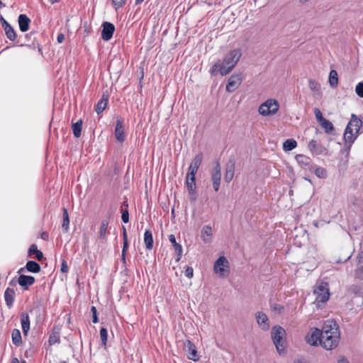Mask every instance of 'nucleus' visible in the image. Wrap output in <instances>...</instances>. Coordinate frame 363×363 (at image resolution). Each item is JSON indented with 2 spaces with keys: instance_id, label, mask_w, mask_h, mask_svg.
Returning <instances> with one entry per match:
<instances>
[{
  "instance_id": "obj_1",
  "label": "nucleus",
  "mask_w": 363,
  "mask_h": 363,
  "mask_svg": "<svg viewBox=\"0 0 363 363\" xmlns=\"http://www.w3.org/2000/svg\"><path fill=\"white\" fill-rule=\"evenodd\" d=\"M242 56L241 50L234 49L230 50L225 57L223 62L218 61L211 68V74H216L219 72L222 76L230 73L235 67Z\"/></svg>"
},
{
  "instance_id": "obj_2",
  "label": "nucleus",
  "mask_w": 363,
  "mask_h": 363,
  "mask_svg": "<svg viewBox=\"0 0 363 363\" xmlns=\"http://www.w3.org/2000/svg\"><path fill=\"white\" fill-rule=\"evenodd\" d=\"M340 340L339 328L335 322L328 321L322 330L320 345L327 350H333L338 345Z\"/></svg>"
},
{
  "instance_id": "obj_3",
  "label": "nucleus",
  "mask_w": 363,
  "mask_h": 363,
  "mask_svg": "<svg viewBox=\"0 0 363 363\" xmlns=\"http://www.w3.org/2000/svg\"><path fill=\"white\" fill-rule=\"evenodd\" d=\"M362 125V120L357 118L355 114L352 113L351 116V119L348 123L344 133L345 143V145H347L349 148L352 146V144L357 138Z\"/></svg>"
},
{
  "instance_id": "obj_4",
  "label": "nucleus",
  "mask_w": 363,
  "mask_h": 363,
  "mask_svg": "<svg viewBox=\"0 0 363 363\" xmlns=\"http://www.w3.org/2000/svg\"><path fill=\"white\" fill-rule=\"evenodd\" d=\"M285 335L286 331L282 327L279 325L273 327L272 330V339L279 354H284L285 353Z\"/></svg>"
},
{
  "instance_id": "obj_5",
  "label": "nucleus",
  "mask_w": 363,
  "mask_h": 363,
  "mask_svg": "<svg viewBox=\"0 0 363 363\" xmlns=\"http://www.w3.org/2000/svg\"><path fill=\"white\" fill-rule=\"evenodd\" d=\"M279 108L278 101L274 99H269L263 102L258 108V112L263 116L275 115Z\"/></svg>"
},
{
  "instance_id": "obj_6",
  "label": "nucleus",
  "mask_w": 363,
  "mask_h": 363,
  "mask_svg": "<svg viewBox=\"0 0 363 363\" xmlns=\"http://www.w3.org/2000/svg\"><path fill=\"white\" fill-rule=\"evenodd\" d=\"M215 273L220 277H226L229 274V262L224 256H220L214 263Z\"/></svg>"
},
{
  "instance_id": "obj_7",
  "label": "nucleus",
  "mask_w": 363,
  "mask_h": 363,
  "mask_svg": "<svg viewBox=\"0 0 363 363\" xmlns=\"http://www.w3.org/2000/svg\"><path fill=\"white\" fill-rule=\"evenodd\" d=\"M220 179H221V167H220L219 162H217L211 172V180H212V184H213V188L215 190V191H218L219 190Z\"/></svg>"
},
{
  "instance_id": "obj_8",
  "label": "nucleus",
  "mask_w": 363,
  "mask_h": 363,
  "mask_svg": "<svg viewBox=\"0 0 363 363\" xmlns=\"http://www.w3.org/2000/svg\"><path fill=\"white\" fill-rule=\"evenodd\" d=\"M322 338V330L318 328H313L306 336V341L308 344L315 346L318 342L320 344V340Z\"/></svg>"
},
{
  "instance_id": "obj_9",
  "label": "nucleus",
  "mask_w": 363,
  "mask_h": 363,
  "mask_svg": "<svg viewBox=\"0 0 363 363\" xmlns=\"http://www.w3.org/2000/svg\"><path fill=\"white\" fill-rule=\"evenodd\" d=\"M242 81L241 74H234L229 78L226 85V91L233 92L237 89Z\"/></svg>"
},
{
  "instance_id": "obj_10",
  "label": "nucleus",
  "mask_w": 363,
  "mask_h": 363,
  "mask_svg": "<svg viewBox=\"0 0 363 363\" xmlns=\"http://www.w3.org/2000/svg\"><path fill=\"white\" fill-rule=\"evenodd\" d=\"M184 348L187 352L188 359L196 362L199 359L195 345L190 340H186L184 343Z\"/></svg>"
},
{
  "instance_id": "obj_11",
  "label": "nucleus",
  "mask_w": 363,
  "mask_h": 363,
  "mask_svg": "<svg viewBox=\"0 0 363 363\" xmlns=\"http://www.w3.org/2000/svg\"><path fill=\"white\" fill-rule=\"evenodd\" d=\"M114 30L115 27L113 23L104 22L102 24V30L101 34V38L106 41L109 40L112 38Z\"/></svg>"
},
{
  "instance_id": "obj_12",
  "label": "nucleus",
  "mask_w": 363,
  "mask_h": 363,
  "mask_svg": "<svg viewBox=\"0 0 363 363\" xmlns=\"http://www.w3.org/2000/svg\"><path fill=\"white\" fill-rule=\"evenodd\" d=\"M203 160V155L201 153H199L196 155L194 159L192 160L189 167L187 174L191 175V176H196L197 171L201 164Z\"/></svg>"
},
{
  "instance_id": "obj_13",
  "label": "nucleus",
  "mask_w": 363,
  "mask_h": 363,
  "mask_svg": "<svg viewBox=\"0 0 363 363\" xmlns=\"http://www.w3.org/2000/svg\"><path fill=\"white\" fill-rule=\"evenodd\" d=\"M115 137L118 142H123L125 139L123 129V119L121 117H118L116 119Z\"/></svg>"
},
{
  "instance_id": "obj_14",
  "label": "nucleus",
  "mask_w": 363,
  "mask_h": 363,
  "mask_svg": "<svg viewBox=\"0 0 363 363\" xmlns=\"http://www.w3.org/2000/svg\"><path fill=\"white\" fill-rule=\"evenodd\" d=\"M257 323L263 330H268L269 329V322L267 315L262 312H257L255 315Z\"/></svg>"
},
{
  "instance_id": "obj_15",
  "label": "nucleus",
  "mask_w": 363,
  "mask_h": 363,
  "mask_svg": "<svg viewBox=\"0 0 363 363\" xmlns=\"http://www.w3.org/2000/svg\"><path fill=\"white\" fill-rule=\"evenodd\" d=\"M296 160L302 168L306 170H311L312 160L309 157L303 155H298L296 156Z\"/></svg>"
},
{
  "instance_id": "obj_16",
  "label": "nucleus",
  "mask_w": 363,
  "mask_h": 363,
  "mask_svg": "<svg viewBox=\"0 0 363 363\" xmlns=\"http://www.w3.org/2000/svg\"><path fill=\"white\" fill-rule=\"evenodd\" d=\"M235 162L232 160H229L226 164L225 173L224 176L225 182L229 183L232 181L235 173Z\"/></svg>"
},
{
  "instance_id": "obj_17",
  "label": "nucleus",
  "mask_w": 363,
  "mask_h": 363,
  "mask_svg": "<svg viewBox=\"0 0 363 363\" xmlns=\"http://www.w3.org/2000/svg\"><path fill=\"white\" fill-rule=\"evenodd\" d=\"M213 231L210 225H204L201 231V238L203 242L210 243L212 240Z\"/></svg>"
},
{
  "instance_id": "obj_18",
  "label": "nucleus",
  "mask_w": 363,
  "mask_h": 363,
  "mask_svg": "<svg viewBox=\"0 0 363 363\" xmlns=\"http://www.w3.org/2000/svg\"><path fill=\"white\" fill-rule=\"evenodd\" d=\"M18 284L27 289L28 286L33 285L35 282V278L28 275H20L18 279Z\"/></svg>"
},
{
  "instance_id": "obj_19",
  "label": "nucleus",
  "mask_w": 363,
  "mask_h": 363,
  "mask_svg": "<svg viewBox=\"0 0 363 363\" xmlns=\"http://www.w3.org/2000/svg\"><path fill=\"white\" fill-rule=\"evenodd\" d=\"M169 240L174 247V251L177 254L176 261L179 262L181 259L182 255V247L180 244L177 242L176 238L173 234L169 235Z\"/></svg>"
},
{
  "instance_id": "obj_20",
  "label": "nucleus",
  "mask_w": 363,
  "mask_h": 363,
  "mask_svg": "<svg viewBox=\"0 0 363 363\" xmlns=\"http://www.w3.org/2000/svg\"><path fill=\"white\" fill-rule=\"evenodd\" d=\"M18 21L21 32H26L29 29L30 19L26 14H20Z\"/></svg>"
},
{
  "instance_id": "obj_21",
  "label": "nucleus",
  "mask_w": 363,
  "mask_h": 363,
  "mask_svg": "<svg viewBox=\"0 0 363 363\" xmlns=\"http://www.w3.org/2000/svg\"><path fill=\"white\" fill-rule=\"evenodd\" d=\"M15 298V291L13 289L7 288L4 292V299L9 308H11Z\"/></svg>"
},
{
  "instance_id": "obj_22",
  "label": "nucleus",
  "mask_w": 363,
  "mask_h": 363,
  "mask_svg": "<svg viewBox=\"0 0 363 363\" xmlns=\"http://www.w3.org/2000/svg\"><path fill=\"white\" fill-rule=\"evenodd\" d=\"M308 147L310 150V151L315 155H320L323 152V147H322V145L314 140H311L308 143Z\"/></svg>"
},
{
  "instance_id": "obj_23",
  "label": "nucleus",
  "mask_w": 363,
  "mask_h": 363,
  "mask_svg": "<svg viewBox=\"0 0 363 363\" xmlns=\"http://www.w3.org/2000/svg\"><path fill=\"white\" fill-rule=\"evenodd\" d=\"M3 27L4 28L6 37L11 41H13L16 38V33L12 26L6 22L4 18Z\"/></svg>"
},
{
  "instance_id": "obj_24",
  "label": "nucleus",
  "mask_w": 363,
  "mask_h": 363,
  "mask_svg": "<svg viewBox=\"0 0 363 363\" xmlns=\"http://www.w3.org/2000/svg\"><path fill=\"white\" fill-rule=\"evenodd\" d=\"M186 185L189 194H194L196 191V176L186 174Z\"/></svg>"
},
{
  "instance_id": "obj_25",
  "label": "nucleus",
  "mask_w": 363,
  "mask_h": 363,
  "mask_svg": "<svg viewBox=\"0 0 363 363\" xmlns=\"http://www.w3.org/2000/svg\"><path fill=\"white\" fill-rule=\"evenodd\" d=\"M144 243L145 248L150 250L153 248V237L150 230H146L144 233Z\"/></svg>"
},
{
  "instance_id": "obj_26",
  "label": "nucleus",
  "mask_w": 363,
  "mask_h": 363,
  "mask_svg": "<svg viewBox=\"0 0 363 363\" xmlns=\"http://www.w3.org/2000/svg\"><path fill=\"white\" fill-rule=\"evenodd\" d=\"M108 101V96L103 95L101 99L96 105L95 111L98 115L101 114L106 108Z\"/></svg>"
},
{
  "instance_id": "obj_27",
  "label": "nucleus",
  "mask_w": 363,
  "mask_h": 363,
  "mask_svg": "<svg viewBox=\"0 0 363 363\" xmlns=\"http://www.w3.org/2000/svg\"><path fill=\"white\" fill-rule=\"evenodd\" d=\"M21 326L23 334L27 335L30 330V319L28 315L26 313L21 314Z\"/></svg>"
},
{
  "instance_id": "obj_28",
  "label": "nucleus",
  "mask_w": 363,
  "mask_h": 363,
  "mask_svg": "<svg viewBox=\"0 0 363 363\" xmlns=\"http://www.w3.org/2000/svg\"><path fill=\"white\" fill-rule=\"evenodd\" d=\"M11 338L13 344L19 347L22 343V337L21 331L18 329H13L11 333Z\"/></svg>"
},
{
  "instance_id": "obj_29",
  "label": "nucleus",
  "mask_w": 363,
  "mask_h": 363,
  "mask_svg": "<svg viewBox=\"0 0 363 363\" xmlns=\"http://www.w3.org/2000/svg\"><path fill=\"white\" fill-rule=\"evenodd\" d=\"M25 268L28 272H32V273H38L40 271V266L38 263H37L35 261H28Z\"/></svg>"
},
{
  "instance_id": "obj_30",
  "label": "nucleus",
  "mask_w": 363,
  "mask_h": 363,
  "mask_svg": "<svg viewBox=\"0 0 363 363\" xmlns=\"http://www.w3.org/2000/svg\"><path fill=\"white\" fill-rule=\"evenodd\" d=\"M82 120L79 119L76 123H73L72 125L73 135L75 138H78L82 134Z\"/></svg>"
},
{
  "instance_id": "obj_31",
  "label": "nucleus",
  "mask_w": 363,
  "mask_h": 363,
  "mask_svg": "<svg viewBox=\"0 0 363 363\" xmlns=\"http://www.w3.org/2000/svg\"><path fill=\"white\" fill-rule=\"evenodd\" d=\"M62 228L64 232L67 233L69 230V214L67 208H63V213H62Z\"/></svg>"
},
{
  "instance_id": "obj_32",
  "label": "nucleus",
  "mask_w": 363,
  "mask_h": 363,
  "mask_svg": "<svg viewBox=\"0 0 363 363\" xmlns=\"http://www.w3.org/2000/svg\"><path fill=\"white\" fill-rule=\"evenodd\" d=\"M29 255H35L38 260H41L43 258V252L38 250L36 245L33 244L28 250Z\"/></svg>"
},
{
  "instance_id": "obj_33",
  "label": "nucleus",
  "mask_w": 363,
  "mask_h": 363,
  "mask_svg": "<svg viewBox=\"0 0 363 363\" xmlns=\"http://www.w3.org/2000/svg\"><path fill=\"white\" fill-rule=\"evenodd\" d=\"M108 220L105 219L101 221L99 229V238L102 240L105 239L108 230Z\"/></svg>"
},
{
  "instance_id": "obj_34",
  "label": "nucleus",
  "mask_w": 363,
  "mask_h": 363,
  "mask_svg": "<svg viewBox=\"0 0 363 363\" xmlns=\"http://www.w3.org/2000/svg\"><path fill=\"white\" fill-rule=\"evenodd\" d=\"M329 83L332 87H336L338 84V74L335 69L330 72Z\"/></svg>"
},
{
  "instance_id": "obj_35",
  "label": "nucleus",
  "mask_w": 363,
  "mask_h": 363,
  "mask_svg": "<svg viewBox=\"0 0 363 363\" xmlns=\"http://www.w3.org/2000/svg\"><path fill=\"white\" fill-rule=\"evenodd\" d=\"M297 145V143L294 139H287L283 144L284 151H290L294 149Z\"/></svg>"
},
{
  "instance_id": "obj_36",
  "label": "nucleus",
  "mask_w": 363,
  "mask_h": 363,
  "mask_svg": "<svg viewBox=\"0 0 363 363\" xmlns=\"http://www.w3.org/2000/svg\"><path fill=\"white\" fill-rule=\"evenodd\" d=\"M316 294L315 302L319 303H325L329 299V293H314Z\"/></svg>"
},
{
  "instance_id": "obj_37",
  "label": "nucleus",
  "mask_w": 363,
  "mask_h": 363,
  "mask_svg": "<svg viewBox=\"0 0 363 363\" xmlns=\"http://www.w3.org/2000/svg\"><path fill=\"white\" fill-rule=\"evenodd\" d=\"M319 123L326 133H330L334 130L333 125L327 119H325Z\"/></svg>"
},
{
  "instance_id": "obj_38",
  "label": "nucleus",
  "mask_w": 363,
  "mask_h": 363,
  "mask_svg": "<svg viewBox=\"0 0 363 363\" xmlns=\"http://www.w3.org/2000/svg\"><path fill=\"white\" fill-rule=\"evenodd\" d=\"M329 293V289L328 287V284L325 282H321L317 287L314 289V293Z\"/></svg>"
},
{
  "instance_id": "obj_39",
  "label": "nucleus",
  "mask_w": 363,
  "mask_h": 363,
  "mask_svg": "<svg viewBox=\"0 0 363 363\" xmlns=\"http://www.w3.org/2000/svg\"><path fill=\"white\" fill-rule=\"evenodd\" d=\"M315 174L318 178L320 179H325L327 177V171L321 167H317L315 169Z\"/></svg>"
},
{
  "instance_id": "obj_40",
  "label": "nucleus",
  "mask_w": 363,
  "mask_h": 363,
  "mask_svg": "<svg viewBox=\"0 0 363 363\" xmlns=\"http://www.w3.org/2000/svg\"><path fill=\"white\" fill-rule=\"evenodd\" d=\"M100 337H101L102 345L104 346H106V342H107V338H108V331H107L106 328H101Z\"/></svg>"
},
{
  "instance_id": "obj_41",
  "label": "nucleus",
  "mask_w": 363,
  "mask_h": 363,
  "mask_svg": "<svg viewBox=\"0 0 363 363\" xmlns=\"http://www.w3.org/2000/svg\"><path fill=\"white\" fill-rule=\"evenodd\" d=\"M308 86L313 91H318L320 89V84L313 79H309Z\"/></svg>"
},
{
  "instance_id": "obj_42",
  "label": "nucleus",
  "mask_w": 363,
  "mask_h": 363,
  "mask_svg": "<svg viewBox=\"0 0 363 363\" xmlns=\"http://www.w3.org/2000/svg\"><path fill=\"white\" fill-rule=\"evenodd\" d=\"M49 343L50 345H54L55 343L60 342V335L58 333H52L49 337Z\"/></svg>"
},
{
  "instance_id": "obj_43",
  "label": "nucleus",
  "mask_w": 363,
  "mask_h": 363,
  "mask_svg": "<svg viewBox=\"0 0 363 363\" xmlns=\"http://www.w3.org/2000/svg\"><path fill=\"white\" fill-rule=\"evenodd\" d=\"M128 249V241H123V245L122 249V253H121V260L123 262V264L125 263V254Z\"/></svg>"
},
{
  "instance_id": "obj_44",
  "label": "nucleus",
  "mask_w": 363,
  "mask_h": 363,
  "mask_svg": "<svg viewBox=\"0 0 363 363\" xmlns=\"http://www.w3.org/2000/svg\"><path fill=\"white\" fill-rule=\"evenodd\" d=\"M355 92L358 96L363 98V82L356 85Z\"/></svg>"
},
{
  "instance_id": "obj_45",
  "label": "nucleus",
  "mask_w": 363,
  "mask_h": 363,
  "mask_svg": "<svg viewBox=\"0 0 363 363\" xmlns=\"http://www.w3.org/2000/svg\"><path fill=\"white\" fill-rule=\"evenodd\" d=\"M127 0H112L113 5L114 8L117 10L121 8Z\"/></svg>"
},
{
  "instance_id": "obj_46",
  "label": "nucleus",
  "mask_w": 363,
  "mask_h": 363,
  "mask_svg": "<svg viewBox=\"0 0 363 363\" xmlns=\"http://www.w3.org/2000/svg\"><path fill=\"white\" fill-rule=\"evenodd\" d=\"M314 113H315V118L317 119V121L320 123L321 121H324L325 118L323 116V114L321 113V111H320V109H318V108H315L314 109Z\"/></svg>"
},
{
  "instance_id": "obj_47",
  "label": "nucleus",
  "mask_w": 363,
  "mask_h": 363,
  "mask_svg": "<svg viewBox=\"0 0 363 363\" xmlns=\"http://www.w3.org/2000/svg\"><path fill=\"white\" fill-rule=\"evenodd\" d=\"M91 311L92 313V322L96 323L99 321L97 316V311L95 306H91Z\"/></svg>"
},
{
  "instance_id": "obj_48",
  "label": "nucleus",
  "mask_w": 363,
  "mask_h": 363,
  "mask_svg": "<svg viewBox=\"0 0 363 363\" xmlns=\"http://www.w3.org/2000/svg\"><path fill=\"white\" fill-rule=\"evenodd\" d=\"M121 219L123 223H127L129 221V213L127 209L122 211Z\"/></svg>"
},
{
  "instance_id": "obj_49",
  "label": "nucleus",
  "mask_w": 363,
  "mask_h": 363,
  "mask_svg": "<svg viewBox=\"0 0 363 363\" xmlns=\"http://www.w3.org/2000/svg\"><path fill=\"white\" fill-rule=\"evenodd\" d=\"M184 274L186 277L191 279L194 276V269L191 267H187L185 269Z\"/></svg>"
},
{
  "instance_id": "obj_50",
  "label": "nucleus",
  "mask_w": 363,
  "mask_h": 363,
  "mask_svg": "<svg viewBox=\"0 0 363 363\" xmlns=\"http://www.w3.org/2000/svg\"><path fill=\"white\" fill-rule=\"evenodd\" d=\"M61 272L66 273L68 272V266L67 264V262L65 259L62 260V264H61Z\"/></svg>"
},
{
  "instance_id": "obj_51",
  "label": "nucleus",
  "mask_w": 363,
  "mask_h": 363,
  "mask_svg": "<svg viewBox=\"0 0 363 363\" xmlns=\"http://www.w3.org/2000/svg\"><path fill=\"white\" fill-rule=\"evenodd\" d=\"M65 40V35L62 33H60L57 35V40L59 43H61Z\"/></svg>"
},
{
  "instance_id": "obj_52",
  "label": "nucleus",
  "mask_w": 363,
  "mask_h": 363,
  "mask_svg": "<svg viewBox=\"0 0 363 363\" xmlns=\"http://www.w3.org/2000/svg\"><path fill=\"white\" fill-rule=\"evenodd\" d=\"M123 240L128 241L127 232H126V229L124 226H123Z\"/></svg>"
},
{
  "instance_id": "obj_53",
  "label": "nucleus",
  "mask_w": 363,
  "mask_h": 363,
  "mask_svg": "<svg viewBox=\"0 0 363 363\" xmlns=\"http://www.w3.org/2000/svg\"><path fill=\"white\" fill-rule=\"evenodd\" d=\"M41 238L44 240H48V238H49V235H48V233L47 232H43L41 233V235H40Z\"/></svg>"
},
{
  "instance_id": "obj_54",
  "label": "nucleus",
  "mask_w": 363,
  "mask_h": 363,
  "mask_svg": "<svg viewBox=\"0 0 363 363\" xmlns=\"http://www.w3.org/2000/svg\"><path fill=\"white\" fill-rule=\"evenodd\" d=\"M338 363H350L345 357H340L337 361Z\"/></svg>"
},
{
  "instance_id": "obj_55",
  "label": "nucleus",
  "mask_w": 363,
  "mask_h": 363,
  "mask_svg": "<svg viewBox=\"0 0 363 363\" xmlns=\"http://www.w3.org/2000/svg\"><path fill=\"white\" fill-rule=\"evenodd\" d=\"M11 363H26V361H22L21 362H20L17 358H13L12 359Z\"/></svg>"
},
{
  "instance_id": "obj_56",
  "label": "nucleus",
  "mask_w": 363,
  "mask_h": 363,
  "mask_svg": "<svg viewBox=\"0 0 363 363\" xmlns=\"http://www.w3.org/2000/svg\"><path fill=\"white\" fill-rule=\"evenodd\" d=\"M144 0H135V4H141Z\"/></svg>"
},
{
  "instance_id": "obj_57",
  "label": "nucleus",
  "mask_w": 363,
  "mask_h": 363,
  "mask_svg": "<svg viewBox=\"0 0 363 363\" xmlns=\"http://www.w3.org/2000/svg\"><path fill=\"white\" fill-rule=\"evenodd\" d=\"M50 1L52 3V4H54V3H56L58 1V0H50Z\"/></svg>"
},
{
  "instance_id": "obj_58",
  "label": "nucleus",
  "mask_w": 363,
  "mask_h": 363,
  "mask_svg": "<svg viewBox=\"0 0 363 363\" xmlns=\"http://www.w3.org/2000/svg\"><path fill=\"white\" fill-rule=\"evenodd\" d=\"M2 6H4V4H3L2 1L0 0V8H1Z\"/></svg>"
},
{
  "instance_id": "obj_59",
  "label": "nucleus",
  "mask_w": 363,
  "mask_h": 363,
  "mask_svg": "<svg viewBox=\"0 0 363 363\" xmlns=\"http://www.w3.org/2000/svg\"><path fill=\"white\" fill-rule=\"evenodd\" d=\"M294 363H302V362L301 360H297Z\"/></svg>"
},
{
  "instance_id": "obj_60",
  "label": "nucleus",
  "mask_w": 363,
  "mask_h": 363,
  "mask_svg": "<svg viewBox=\"0 0 363 363\" xmlns=\"http://www.w3.org/2000/svg\"><path fill=\"white\" fill-rule=\"evenodd\" d=\"M24 270V268H21L18 271V272L20 273L21 272L23 271Z\"/></svg>"
},
{
  "instance_id": "obj_61",
  "label": "nucleus",
  "mask_w": 363,
  "mask_h": 363,
  "mask_svg": "<svg viewBox=\"0 0 363 363\" xmlns=\"http://www.w3.org/2000/svg\"><path fill=\"white\" fill-rule=\"evenodd\" d=\"M123 206H128V204H127V203H126L125 201V202H123Z\"/></svg>"
},
{
  "instance_id": "obj_62",
  "label": "nucleus",
  "mask_w": 363,
  "mask_h": 363,
  "mask_svg": "<svg viewBox=\"0 0 363 363\" xmlns=\"http://www.w3.org/2000/svg\"><path fill=\"white\" fill-rule=\"evenodd\" d=\"M307 181L311 182V180L309 179L305 178Z\"/></svg>"
}]
</instances>
